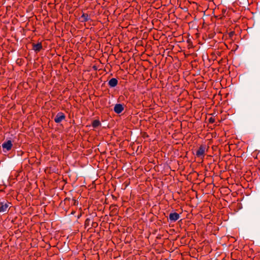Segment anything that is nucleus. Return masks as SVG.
I'll return each mask as SVG.
<instances>
[{
	"label": "nucleus",
	"instance_id": "obj_7",
	"mask_svg": "<svg viewBox=\"0 0 260 260\" xmlns=\"http://www.w3.org/2000/svg\"><path fill=\"white\" fill-rule=\"evenodd\" d=\"M118 84V80L117 79L113 78L111 79L108 82V85L111 87H115Z\"/></svg>",
	"mask_w": 260,
	"mask_h": 260
},
{
	"label": "nucleus",
	"instance_id": "obj_10",
	"mask_svg": "<svg viewBox=\"0 0 260 260\" xmlns=\"http://www.w3.org/2000/svg\"><path fill=\"white\" fill-rule=\"evenodd\" d=\"M101 124L100 121L99 120H94L92 123V126L94 128H96Z\"/></svg>",
	"mask_w": 260,
	"mask_h": 260
},
{
	"label": "nucleus",
	"instance_id": "obj_8",
	"mask_svg": "<svg viewBox=\"0 0 260 260\" xmlns=\"http://www.w3.org/2000/svg\"><path fill=\"white\" fill-rule=\"evenodd\" d=\"M90 19L89 16L86 13H83L81 16L80 17V21L84 22L88 21Z\"/></svg>",
	"mask_w": 260,
	"mask_h": 260
},
{
	"label": "nucleus",
	"instance_id": "obj_2",
	"mask_svg": "<svg viewBox=\"0 0 260 260\" xmlns=\"http://www.w3.org/2000/svg\"><path fill=\"white\" fill-rule=\"evenodd\" d=\"M10 203L7 201L0 203V212H6L8 211Z\"/></svg>",
	"mask_w": 260,
	"mask_h": 260
},
{
	"label": "nucleus",
	"instance_id": "obj_3",
	"mask_svg": "<svg viewBox=\"0 0 260 260\" xmlns=\"http://www.w3.org/2000/svg\"><path fill=\"white\" fill-rule=\"evenodd\" d=\"M65 118V115L62 112H59L56 114L54 118V121L56 123H59L63 120H64Z\"/></svg>",
	"mask_w": 260,
	"mask_h": 260
},
{
	"label": "nucleus",
	"instance_id": "obj_9",
	"mask_svg": "<svg viewBox=\"0 0 260 260\" xmlns=\"http://www.w3.org/2000/svg\"><path fill=\"white\" fill-rule=\"evenodd\" d=\"M42 48V45L41 43H38L36 44H33V49L36 52L40 51Z\"/></svg>",
	"mask_w": 260,
	"mask_h": 260
},
{
	"label": "nucleus",
	"instance_id": "obj_12",
	"mask_svg": "<svg viewBox=\"0 0 260 260\" xmlns=\"http://www.w3.org/2000/svg\"><path fill=\"white\" fill-rule=\"evenodd\" d=\"M89 220V219H87L85 221V224H86V222Z\"/></svg>",
	"mask_w": 260,
	"mask_h": 260
},
{
	"label": "nucleus",
	"instance_id": "obj_5",
	"mask_svg": "<svg viewBox=\"0 0 260 260\" xmlns=\"http://www.w3.org/2000/svg\"><path fill=\"white\" fill-rule=\"evenodd\" d=\"M123 110V106L122 104H116L114 108V111L117 114H120L122 112Z\"/></svg>",
	"mask_w": 260,
	"mask_h": 260
},
{
	"label": "nucleus",
	"instance_id": "obj_11",
	"mask_svg": "<svg viewBox=\"0 0 260 260\" xmlns=\"http://www.w3.org/2000/svg\"><path fill=\"white\" fill-rule=\"evenodd\" d=\"M209 123H213L215 122V119L213 117H210L209 119Z\"/></svg>",
	"mask_w": 260,
	"mask_h": 260
},
{
	"label": "nucleus",
	"instance_id": "obj_4",
	"mask_svg": "<svg viewBox=\"0 0 260 260\" xmlns=\"http://www.w3.org/2000/svg\"><path fill=\"white\" fill-rule=\"evenodd\" d=\"M180 215L176 212L171 213L169 215V219L171 221H176L179 219Z\"/></svg>",
	"mask_w": 260,
	"mask_h": 260
},
{
	"label": "nucleus",
	"instance_id": "obj_1",
	"mask_svg": "<svg viewBox=\"0 0 260 260\" xmlns=\"http://www.w3.org/2000/svg\"><path fill=\"white\" fill-rule=\"evenodd\" d=\"M208 151V148L205 144H202L200 146L197 150L196 155L198 157L203 159L205 155V153Z\"/></svg>",
	"mask_w": 260,
	"mask_h": 260
},
{
	"label": "nucleus",
	"instance_id": "obj_6",
	"mask_svg": "<svg viewBox=\"0 0 260 260\" xmlns=\"http://www.w3.org/2000/svg\"><path fill=\"white\" fill-rule=\"evenodd\" d=\"M2 147L4 149H5L7 151L10 150L12 147V143L11 141L8 140L7 142H4L2 144Z\"/></svg>",
	"mask_w": 260,
	"mask_h": 260
}]
</instances>
